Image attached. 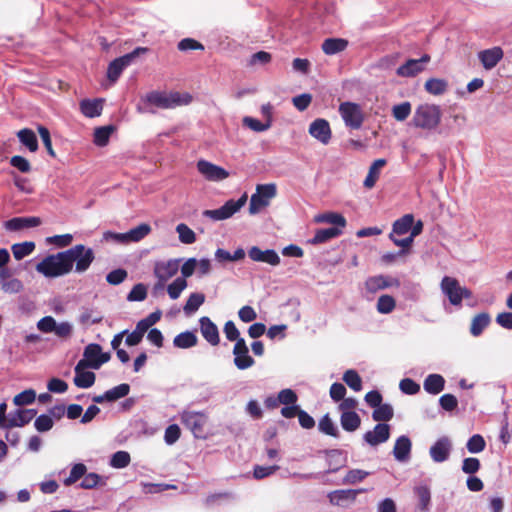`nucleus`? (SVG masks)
<instances>
[{
  "label": "nucleus",
  "mask_w": 512,
  "mask_h": 512,
  "mask_svg": "<svg viewBox=\"0 0 512 512\" xmlns=\"http://www.w3.org/2000/svg\"><path fill=\"white\" fill-rule=\"evenodd\" d=\"M95 259L91 248L77 244L65 251L46 256L36 265V271L47 278H56L69 274L73 270L83 273L87 271Z\"/></svg>",
  "instance_id": "obj_1"
},
{
  "label": "nucleus",
  "mask_w": 512,
  "mask_h": 512,
  "mask_svg": "<svg viewBox=\"0 0 512 512\" xmlns=\"http://www.w3.org/2000/svg\"><path fill=\"white\" fill-rule=\"evenodd\" d=\"M442 118V111L440 106L436 104L424 103L415 109L412 124L416 128H421L424 130H434L436 129Z\"/></svg>",
  "instance_id": "obj_2"
},
{
  "label": "nucleus",
  "mask_w": 512,
  "mask_h": 512,
  "mask_svg": "<svg viewBox=\"0 0 512 512\" xmlns=\"http://www.w3.org/2000/svg\"><path fill=\"white\" fill-rule=\"evenodd\" d=\"M148 104L162 109H170L181 105H188L192 101V96L188 93L181 94L179 92L165 93L152 91L145 96Z\"/></svg>",
  "instance_id": "obj_3"
},
{
  "label": "nucleus",
  "mask_w": 512,
  "mask_h": 512,
  "mask_svg": "<svg viewBox=\"0 0 512 512\" xmlns=\"http://www.w3.org/2000/svg\"><path fill=\"white\" fill-rule=\"evenodd\" d=\"M441 291L454 306H460L462 300L472 297V291L460 285L459 281L450 276H444L440 283Z\"/></svg>",
  "instance_id": "obj_4"
},
{
  "label": "nucleus",
  "mask_w": 512,
  "mask_h": 512,
  "mask_svg": "<svg viewBox=\"0 0 512 512\" xmlns=\"http://www.w3.org/2000/svg\"><path fill=\"white\" fill-rule=\"evenodd\" d=\"M339 114L347 128L358 130L365 121V113L362 107L355 102L345 101L340 103Z\"/></svg>",
  "instance_id": "obj_5"
},
{
  "label": "nucleus",
  "mask_w": 512,
  "mask_h": 512,
  "mask_svg": "<svg viewBox=\"0 0 512 512\" xmlns=\"http://www.w3.org/2000/svg\"><path fill=\"white\" fill-rule=\"evenodd\" d=\"M276 194V184H258L256 186V192L252 194L250 198L249 213L252 215L259 213L261 209L270 204V201L276 196Z\"/></svg>",
  "instance_id": "obj_6"
},
{
  "label": "nucleus",
  "mask_w": 512,
  "mask_h": 512,
  "mask_svg": "<svg viewBox=\"0 0 512 512\" xmlns=\"http://www.w3.org/2000/svg\"><path fill=\"white\" fill-rule=\"evenodd\" d=\"M148 52V48L146 47H137L132 52L125 54L119 58L114 59L110 62L107 69V77L111 82H116L120 77L122 71L129 66L132 61L138 57L140 54H145Z\"/></svg>",
  "instance_id": "obj_7"
},
{
  "label": "nucleus",
  "mask_w": 512,
  "mask_h": 512,
  "mask_svg": "<svg viewBox=\"0 0 512 512\" xmlns=\"http://www.w3.org/2000/svg\"><path fill=\"white\" fill-rule=\"evenodd\" d=\"M247 195L243 194L238 200L230 199L223 206L214 210H205L203 215L215 221L225 220L238 212L246 203Z\"/></svg>",
  "instance_id": "obj_8"
},
{
  "label": "nucleus",
  "mask_w": 512,
  "mask_h": 512,
  "mask_svg": "<svg viewBox=\"0 0 512 512\" xmlns=\"http://www.w3.org/2000/svg\"><path fill=\"white\" fill-rule=\"evenodd\" d=\"M207 421L208 417L203 412L183 411L181 414L182 424L197 438H204Z\"/></svg>",
  "instance_id": "obj_9"
},
{
  "label": "nucleus",
  "mask_w": 512,
  "mask_h": 512,
  "mask_svg": "<svg viewBox=\"0 0 512 512\" xmlns=\"http://www.w3.org/2000/svg\"><path fill=\"white\" fill-rule=\"evenodd\" d=\"M180 260L170 259L168 261H159L154 265V275L158 279L155 289H162L167 280L175 276L179 270Z\"/></svg>",
  "instance_id": "obj_10"
},
{
  "label": "nucleus",
  "mask_w": 512,
  "mask_h": 512,
  "mask_svg": "<svg viewBox=\"0 0 512 512\" xmlns=\"http://www.w3.org/2000/svg\"><path fill=\"white\" fill-rule=\"evenodd\" d=\"M198 172L207 180L219 182L229 177L230 173L221 166L201 159L196 164Z\"/></svg>",
  "instance_id": "obj_11"
},
{
  "label": "nucleus",
  "mask_w": 512,
  "mask_h": 512,
  "mask_svg": "<svg viewBox=\"0 0 512 512\" xmlns=\"http://www.w3.org/2000/svg\"><path fill=\"white\" fill-rule=\"evenodd\" d=\"M430 55L424 54L420 59H409L399 66L396 74L400 77H415L424 71V65L430 61Z\"/></svg>",
  "instance_id": "obj_12"
},
{
  "label": "nucleus",
  "mask_w": 512,
  "mask_h": 512,
  "mask_svg": "<svg viewBox=\"0 0 512 512\" xmlns=\"http://www.w3.org/2000/svg\"><path fill=\"white\" fill-rule=\"evenodd\" d=\"M234 364L239 370H245L255 364L249 355V349L244 339H239L233 347Z\"/></svg>",
  "instance_id": "obj_13"
},
{
  "label": "nucleus",
  "mask_w": 512,
  "mask_h": 512,
  "mask_svg": "<svg viewBox=\"0 0 512 512\" xmlns=\"http://www.w3.org/2000/svg\"><path fill=\"white\" fill-rule=\"evenodd\" d=\"M309 133L324 145L328 144L332 137L330 124L323 118H318L310 124Z\"/></svg>",
  "instance_id": "obj_14"
},
{
  "label": "nucleus",
  "mask_w": 512,
  "mask_h": 512,
  "mask_svg": "<svg viewBox=\"0 0 512 512\" xmlns=\"http://www.w3.org/2000/svg\"><path fill=\"white\" fill-rule=\"evenodd\" d=\"M399 287L400 281L397 278L390 276L377 275L367 278L365 281V288L370 293H375L378 290H383L389 287Z\"/></svg>",
  "instance_id": "obj_15"
},
{
  "label": "nucleus",
  "mask_w": 512,
  "mask_h": 512,
  "mask_svg": "<svg viewBox=\"0 0 512 512\" xmlns=\"http://www.w3.org/2000/svg\"><path fill=\"white\" fill-rule=\"evenodd\" d=\"M390 437V426L386 423H378L372 431H367L363 438L371 446H377L386 442Z\"/></svg>",
  "instance_id": "obj_16"
},
{
  "label": "nucleus",
  "mask_w": 512,
  "mask_h": 512,
  "mask_svg": "<svg viewBox=\"0 0 512 512\" xmlns=\"http://www.w3.org/2000/svg\"><path fill=\"white\" fill-rule=\"evenodd\" d=\"M504 52L501 47H493L478 53V59L486 70H491L502 60Z\"/></svg>",
  "instance_id": "obj_17"
},
{
  "label": "nucleus",
  "mask_w": 512,
  "mask_h": 512,
  "mask_svg": "<svg viewBox=\"0 0 512 512\" xmlns=\"http://www.w3.org/2000/svg\"><path fill=\"white\" fill-rule=\"evenodd\" d=\"M365 491V489H341L332 491L329 493L328 497L331 504L345 506L348 503L354 502L357 495Z\"/></svg>",
  "instance_id": "obj_18"
},
{
  "label": "nucleus",
  "mask_w": 512,
  "mask_h": 512,
  "mask_svg": "<svg viewBox=\"0 0 512 512\" xmlns=\"http://www.w3.org/2000/svg\"><path fill=\"white\" fill-rule=\"evenodd\" d=\"M87 368L86 363L83 360H80L75 366V377L74 384L78 388H89L94 385L96 376L91 371H84Z\"/></svg>",
  "instance_id": "obj_19"
},
{
  "label": "nucleus",
  "mask_w": 512,
  "mask_h": 512,
  "mask_svg": "<svg viewBox=\"0 0 512 512\" xmlns=\"http://www.w3.org/2000/svg\"><path fill=\"white\" fill-rule=\"evenodd\" d=\"M248 255L250 259L256 262H264L272 266H276L280 263V257L273 249L261 250L257 246H253L249 249Z\"/></svg>",
  "instance_id": "obj_20"
},
{
  "label": "nucleus",
  "mask_w": 512,
  "mask_h": 512,
  "mask_svg": "<svg viewBox=\"0 0 512 512\" xmlns=\"http://www.w3.org/2000/svg\"><path fill=\"white\" fill-rule=\"evenodd\" d=\"M451 450V442L447 437L439 438L430 447V456L434 462L441 463L448 459Z\"/></svg>",
  "instance_id": "obj_21"
},
{
  "label": "nucleus",
  "mask_w": 512,
  "mask_h": 512,
  "mask_svg": "<svg viewBox=\"0 0 512 512\" xmlns=\"http://www.w3.org/2000/svg\"><path fill=\"white\" fill-rule=\"evenodd\" d=\"M201 334L204 339L212 346H216L220 342L219 331L217 326L211 321L209 317H201L199 320Z\"/></svg>",
  "instance_id": "obj_22"
},
{
  "label": "nucleus",
  "mask_w": 512,
  "mask_h": 512,
  "mask_svg": "<svg viewBox=\"0 0 512 512\" xmlns=\"http://www.w3.org/2000/svg\"><path fill=\"white\" fill-rule=\"evenodd\" d=\"M42 223L39 217H14L4 223L8 231H19L25 228L37 227Z\"/></svg>",
  "instance_id": "obj_23"
},
{
  "label": "nucleus",
  "mask_w": 512,
  "mask_h": 512,
  "mask_svg": "<svg viewBox=\"0 0 512 512\" xmlns=\"http://www.w3.org/2000/svg\"><path fill=\"white\" fill-rule=\"evenodd\" d=\"M35 409H18L8 418L7 428L23 427L36 416Z\"/></svg>",
  "instance_id": "obj_24"
},
{
  "label": "nucleus",
  "mask_w": 512,
  "mask_h": 512,
  "mask_svg": "<svg viewBox=\"0 0 512 512\" xmlns=\"http://www.w3.org/2000/svg\"><path fill=\"white\" fill-rule=\"evenodd\" d=\"M412 443L409 437L402 435L395 441L393 455L397 461L405 462L409 459Z\"/></svg>",
  "instance_id": "obj_25"
},
{
  "label": "nucleus",
  "mask_w": 512,
  "mask_h": 512,
  "mask_svg": "<svg viewBox=\"0 0 512 512\" xmlns=\"http://www.w3.org/2000/svg\"><path fill=\"white\" fill-rule=\"evenodd\" d=\"M103 110V100L102 99H83L80 102V111L81 113L88 118H94L101 115Z\"/></svg>",
  "instance_id": "obj_26"
},
{
  "label": "nucleus",
  "mask_w": 512,
  "mask_h": 512,
  "mask_svg": "<svg viewBox=\"0 0 512 512\" xmlns=\"http://www.w3.org/2000/svg\"><path fill=\"white\" fill-rule=\"evenodd\" d=\"M424 390L432 395H437L444 390L445 379L440 374H429L423 383Z\"/></svg>",
  "instance_id": "obj_27"
},
{
  "label": "nucleus",
  "mask_w": 512,
  "mask_h": 512,
  "mask_svg": "<svg viewBox=\"0 0 512 512\" xmlns=\"http://www.w3.org/2000/svg\"><path fill=\"white\" fill-rule=\"evenodd\" d=\"M348 46V41L343 38H327L322 43V51L326 55H334L344 51Z\"/></svg>",
  "instance_id": "obj_28"
},
{
  "label": "nucleus",
  "mask_w": 512,
  "mask_h": 512,
  "mask_svg": "<svg viewBox=\"0 0 512 512\" xmlns=\"http://www.w3.org/2000/svg\"><path fill=\"white\" fill-rule=\"evenodd\" d=\"M342 234V229L339 227H329L325 229H318L312 239L309 240L310 244L317 245L325 243L333 238Z\"/></svg>",
  "instance_id": "obj_29"
},
{
  "label": "nucleus",
  "mask_w": 512,
  "mask_h": 512,
  "mask_svg": "<svg viewBox=\"0 0 512 512\" xmlns=\"http://www.w3.org/2000/svg\"><path fill=\"white\" fill-rule=\"evenodd\" d=\"M385 159H377L375 160L369 168L368 174L364 180V187L371 189L375 186L379 176L380 170L386 165Z\"/></svg>",
  "instance_id": "obj_30"
},
{
  "label": "nucleus",
  "mask_w": 512,
  "mask_h": 512,
  "mask_svg": "<svg viewBox=\"0 0 512 512\" xmlns=\"http://www.w3.org/2000/svg\"><path fill=\"white\" fill-rule=\"evenodd\" d=\"M491 318L487 312L475 315L471 321L470 333L477 337L482 334L484 329L490 324Z\"/></svg>",
  "instance_id": "obj_31"
},
{
  "label": "nucleus",
  "mask_w": 512,
  "mask_h": 512,
  "mask_svg": "<svg viewBox=\"0 0 512 512\" xmlns=\"http://www.w3.org/2000/svg\"><path fill=\"white\" fill-rule=\"evenodd\" d=\"M340 423H341L342 428L345 431L354 432L360 427L361 418L355 411L344 412V413H341Z\"/></svg>",
  "instance_id": "obj_32"
},
{
  "label": "nucleus",
  "mask_w": 512,
  "mask_h": 512,
  "mask_svg": "<svg viewBox=\"0 0 512 512\" xmlns=\"http://www.w3.org/2000/svg\"><path fill=\"white\" fill-rule=\"evenodd\" d=\"M17 137L30 152H36L38 150V141L33 130L29 128L21 129L17 132Z\"/></svg>",
  "instance_id": "obj_33"
},
{
  "label": "nucleus",
  "mask_w": 512,
  "mask_h": 512,
  "mask_svg": "<svg viewBox=\"0 0 512 512\" xmlns=\"http://www.w3.org/2000/svg\"><path fill=\"white\" fill-rule=\"evenodd\" d=\"M424 88L429 94L438 96L444 94L447 91L448 82L447 80L441 78H429L426 80Z\"/></svg>",
  "instance_id": "obj_34"
},
{
  "label": "nucleus",
  "mask_w": 512,
  "mask_h": 512,
  "mask_svg": "<svg viewBox=\"0 0 512 512\" xmlns=\"http://www.w3.org/2000/svg\"><path fill=\"white\" fill-rule=\"evenodd\" d=\"M414 223V216L412 214H405L397 219L392 225V232L395 235H404L410 231Z\"/></svg>",
  "instance_id": "obj_35"
},
{
  "label": "nucleus",
  "mask_w": 512,
  "mask_h": 512,
  "mask_svg": "<svg viewBox=\"0 0 512 512\" xmlns=\"http://www.w3.org/2000/svg\"><path fill=\"white\" fill-rule=\"evenodd\" d=\"M151 226L147 223H142L135 228H132L125 233L126 243L138 242L144 239L151 232Z\"/></svg>",
  "instance_id": "obj_36"
},
{
  "label": "nucleus",
  "mask_w": 512,
  "mask_h": 512,
  "mask_svg": "<svg viewBox=\"0 0 512 512\" xmlns=\"http://www.w3.org/2000/svg\"><path fill=\"white\" fill-rule=\"evenodd\" d=\"M197 342V336L191 331L182 332L178 334L173 340L174 346L181 349L194 347Z\"/></svg>",
  "instance_id": "obj_37"
},
{
  "label": "nucleus",
  "mask_w": 512,
  "mask_h": 512,
  "mask_svg": "<svg viewBox=\"0 0 512 512\" xmlns=\"http://www.w3.org/2000/svg\"><path fill=\"white\" fill-rule=\"evenodd\" d=\"M35 243L33 241H25L22 243H15L11 246L13 256L16 260H21L26 256L33 253L35 250Z\"/></svg>",
  "instance_id": "obj_38"
},
{
  "label": "nucleus",
  "mask_w": 512,
  "mask_h": 512,
  "mask_svg": "<svg viewBox=\"0 0 512 512\" xmlns=\"http://www.w3.org/2000/svg\"><path fill=\"white\" fill-rule=\"evenodd\" d=\"M114 127L112 125L101 126L94 130V138L93 142L95 145L99 147H104L108 144L111 134L114 131Z\"/></svg>",
  "instance_id": "obj_39"
},
{
  "label": "nucleus",
  "mask_w": 512,
  "mask_h": 512,
  "mask_svg": "<svg viewBox=\"0 0 512 512\" xmlns=\"http://www.w3.org/2000/svg\"><path fill=\"white\" fill-rule=\"evenodd\" d=\"M315 221L317 223H329L336 225L335 227H339L340 229L346 226V219L339 213L328 212L324 214L317 215L315 217Z\"/></svg>",
  "instance_id": "obj_40"
},
{
  "label": "nucleus",
  "mask_w": 512,
  "mask_h": 512,
  "mask_svg": "<svg viewBox=\"0 0 512 512\" xmlns=\"http://www.w3.org/2000/svg\"><path fill=\"white\" fill-rule=\"evenodd\" d=\"M415 494L419 499V509L421 512H427L429 510L431 493L427 485H420L415 487Z\"/></svg>",
  "instance_id": "obj_41"
},
{
  "label": "nucleus",
  "mask_w": 512,
  "mask_h": 512,
  "mask_svg": "<svg viewBox=\"0 0 512 512\" xmlns=\"http://www.w3.org/2000/svg\"><path fill=\"white\" fill-rule=\"evenodd\" d=\"M394 416L393 408L390 404H381L376 407L372 413V418L377 422H387L391 420Z\"/></svg>",
  "instance_id": "obj_42"
},
{
  "label": "nucleus",
  "mask_w": 512,
  "mask_h": 512,
  "mask_svg": "<svg viewBox=\"0 0 512 512\" xmlns=\"http://www.w3.org/2000/svg\"><path fill=\"white\" fill-rule=\"evenodd\" d=\"M101 346L96 343H91L87 345L84 349V359H82L87 367L92 368L94 362L98 361L100 355Z\"/></svg>",
  "instance_id": "obj_43"
},
{
  "label": "nucleus",
  "mask_w": 512,
  "mask_h": 512,
  "mask_svg": "<svg viewBox=\"0 0 512 512\" xmlns=\"http://www.w3.org/2000/svg\"><path fill=\"white\" fill-rule=\"evenodd\" d=\"M130 392L129 384L122 383L118 386L113 387L110 390L106 391V399L107 402H114L118 399L126 397Z\"/></svg>",
  "instance_id": "obj_44"
},
{
  "label": "nucleus",
  "mask_w": 512,
  "mask_h": 512,
  "mask_svg": "<svg viewBox=\"0 0 512 512\" xmlns=\"http://www.w3.org/2000/svg\"><path fill=\"white\" fill-rule=\"evenodd\" d=\"M343 381L354 391L358 392L362 390V379L358 372L353 369L345 371L343 374Z\"/></svg>",
  "instance_id": "obj_45"
},
{
  "label": "nucleus",
  "mask_w": 512,
  "mask_h": 512,
  "mask_svg": "<svg viewBox=\"0 0 512 512\" xmlns=\"http://www.w3.org/2000/svg\"><path fill=\"white\" fill-rule=\"evenodd\" d=\"M205 296L202 293H192L186 301L183 310L186 314L194 313L204 303Z\"/></svg>",
  "instance_id": "obj_46"
},
{
  "label": "nucleus",
  "mask_w": 512,
  "mask_h": 512,
  "mask_svg": "<svg viewBox=\"0 0 512 512\" xmlns=\"http://www.w3.org/2000/svg\"><path fill=\"white\" fill-rule=\"evenodd\" d=\"M319 430L329 436L338 437L339 431L335 426L334 422L330 418L329 414H325L318 423Z\"/></svg>",
  "instance_id": "obj_47"
},
{
  "label": "nucleus",
  "mask_w": 512,
  "mask_h": 512,
  "mask_svg": "<svg viewBox=\"0 0 512 512\" xmlns=\"http://www.w3.org/2000/svg\"><path fill=\"white\" fill-rule=\"evenodd\" d=\"M86 472L87 468L83 463L75 464L71 468L69 476L64 479L63 484L65 486H71L72 484L76 483L78 480L83 478Z\"/></svg>",
  "instance_id": "obj_48"
},
{
  "label": "nucleus",
  "mask_w": 512,
  "mask_h": 512,
  "mask_svg": "<svg viewBox=\"0 0 512 512\" xmlns=\"http://www.w3.org/2000/svg\"><path fill=\"white\" fill-rule=\"evenodd\" d=\"M377 311L381 314H389L396 307L395 299L390 295H381L377 301Z\"/></svg>",
  "instance_id": "obj_49"
},
{
  "label": "nucleus",
  "mask_w": 512,
  "mask_h": 512,
  "mask_svg": "<svg viewBox=\"0 0 512 512\" xmlns=\"http://www.w3.org/2000/svg\"><path fill=\"white\" fill-rule=\"evenodd\" d=\"M412 106L410 102L405 101L400 104L394 105L392 108V116L397 121H404L406 120L409 115L411 114Z\"/></svg>",
  "instance_id": "obj_50"
},
{
  "label": "nucleus",
  "mask_w": 512,
  "mask_h": 512,
  "mask_svg": "<svg viewBox=\"0 0 512 512\" xmlns=\"http://www.w3.org/2000/svg\"><path fill=\"white\" fill-rule=\"evenodd\" d=\"M187 287V281L184 278H176L171 284L167 287L168 295L171 299H178L182 293V291Z\"/></svg>",
  "instance_id": "obj_51"
},
{
  "label": "nucleus",
  "mask_w": 512,
  "mask_h": 512,
  "mask_svg": "<svg viewBox=\"0 0 512 512\" xmlns=\"http://www.w3.org/2000/svg\"><path fill=\"white\" fill-rule=\"evenodd\" d=\"M36 399V392L33 389H26L13 398V403L16 406H25L32 404Z\"/></svg>",
  "instance_id": "obj_52"
},
{
  "label": "nucleus",
  "mask_w": 512,
  "mask_h": 512,
  "mask_svg": "<svg viewBox=\"0 0 512 512\" xmlns=\"http://www.w3.org/2000/svg\"><path fill=\"white\" fill-rule=\"evenodd\" d=\"M176 231L179 235V240L184 244H192L196 241V235L192 229L186 224L181 223L176 227Z\"/></svg>",
  "instance_id": "obj_53"
},
{
  "label": "nucleus",
  "mask_w": 512,
  "mask_h": 512,
  "mask_svg": "<svg viewBox=\"0 0 512 512\" xmlns=\"http://www.w3.org/2000/svg\"><path fill=\"white\" fill-rule=\"evenodd\" d=\"M389 239L396 245L401 247L398 255L403 256L409 253L410 247L413 244L414 239L409 235L406 238L399 239L394 233L389 234Z\"/></svg>",
  "instance_id": "obj_54"
},
{
  "label": "nucleus",
  "mask_w": 512,
  "mask_h": 512,
  "mask_svg": "<svg viewBox=\"0 0 512 512\" xmlns=\"http://www.w3.org/2000/svg\"><path fill=\"white\" fill-rule=\"evenodd\" d=\"M370 473L361 469H352L343 478L344 484L354 485L363 481Z\"/></svg>",
  "instance_id": "obj_55"
},
{
  "label": "nucleus",
  "mask_w": 512,
  "mask_h": 512,
  "mask_svg": "<svg viewBox=\"0 0 512 512\" xmlns=\"http://www.w3.org/2000/svg\"><path fill=\"white\" fill-rule=\"evenodd\" d=\"M486 443L480 434H475L469 438L466 447L470 453H479L485 449Z\"/></svg>",
  "instance_id": "obj_56"
},
{
  "label": "nucleus",
  "mask_w": 512,
  "mask_h": 512,
  "mask_svg": "<svg viewBox=\"0 0 512 512\" xmlns=\"http://www.w3.org/2000/svg\"><path fill=\"white\" fill-rule=\"evenodd\" d=\"M131 461L130 454L126 451H117L113 454L110 465L114 468H125Z\"/></svg>",
  "instance_id": "obj_57"
},
{
  "label": "nucleus",
  "mask_w": 512,
  "mask_h": 512,
  "mask_svg": "<svg viewBox=\"0 0 512 512\" xmlns=\"http://www.w3.org/2000/svg\"><path fill=\"white\" fill-rule=\"evenodd\" d=\"M147 297V288L143 283H138L133 286L127 295V300L130 302L143 301Z\"/></svg>",
  "instance_id": "obj_58"
},
{
  "label": "nucleus",
  "mask_w": 512,
  "mask_h": 512,
  "mask_svg": "<svg viewBox=\"0 0 512 512\" xmlns=\"http://www.w3.org/2000/svg\"><path fill=\"white\" fill-rule=\"evenodd\" d=\"M38 133L40 135V138L48 152V154L55 158L56 157V153L52 147V141H51V136H50V132L48 130V128H46L45 126H42V125H39L38 128Z\"/></svg>",
  "instance_id": "obj_59"
},
{
  "label": "nucleus",
  "mask_w": 512,
  "mask_h": 512,
  "mask_svg": "<svg viewBox=\"0 0 512 512\" xmlns=\"http://www.w3.org/2000/svg\"><path fill=\"white\" fill-rule=\"evenodd\" d=\"M128 273L123 268L112 270L106 275V281L110 285H119L126 280Z\"/></svg>",
  "instance_id": "obj_60"
},
{
  "label": "nucleus",
  "mask_w": 512,
  "mask_h": 512,
  "mask_svg": "<svg viewBox=\"0 0 512 512\" xmlns=\"http://www.w3.org/2000/svg\"><path fill=\"white\" fill-rule=\"evenodd\" d=\"M10 165L22 173H29L32 170L30 162L20 155L12 156L10 158Z\"/></svg>",
  "instance_id": "obj_61"
},
{
  "label": "nucleus",
  "mask_w": 512,
  "mask_h": 512,
  "mask_svg": "<svg viewBox=\"0 0 512 512\" xmlns=\"http://www.w3.org/2000/svg\"><path fill=\"white\" fill-rule=\"evenodd\" d=\"M53 425L52 417L46 414L39 415L34 422V426L38 432H47L52 429Z\"/></svg>",
  "instance_id": "obj_62"
},
{
  "label": "nucleus",
  "mask_w": 512,
  "mask_h": 512,
  "mask_svg": "<svg viewBox=\"0 0 512 512\" xmlns=\"http://www.w3.org/2000/svg\"><path fill=\"white\" fill-rule=\"evenodd\" d=\"M400 390L407 395H414L420 391V385L411 378H404L399 383Z\"/></svg>",
  "instance_id": "obj_63"
},
{
  "label": "nucleus",
  "mask_w": 512,
  "mask_h": 512,
  "mask_svg": "<svg viewBox=\"0 0 512 512\" xmlns=\"http://www.w3.org/2000/svg\"><path fill=\"white\" fill-rule=\"evenodd\" d=\"M181 436V430L177 424L169 425L164 434V440L167 444L172 445L178 441Z\"/></svg>",
  "instance_id": "obj_64"
}]
</instances>
